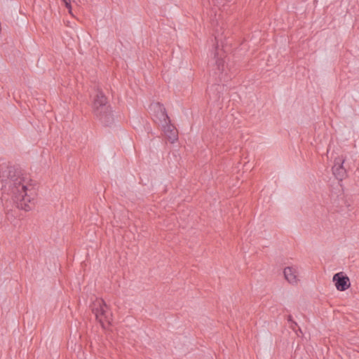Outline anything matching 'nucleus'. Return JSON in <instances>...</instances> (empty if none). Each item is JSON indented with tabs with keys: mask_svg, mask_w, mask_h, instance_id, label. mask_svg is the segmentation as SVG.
I'll list each match as a JSON object with an SVG mask.
<instances>
[{
	"mask_svg": "<svg viewBox=\"0 0 359 359\" xmlns=\"http://www.w3.org/2000/svg\"><path fill=\"white\" fill-rule=\"evenodd\" d=\"M293 332H295L298 337H302L303 332L299 327H298L296 322L293 320Z\"/></svg>",
	"mask_w": 359,
	"mask_h": 359,
	"instance_id": "10",
	"label": "nucleus"
},
{
	"mask_svg": "<svg viewBox=\"0 0 359 359\" xmlns=\"http://www.w3.org/2000/svg\"><path fill=\"white\" fill-rule=\"evenodd\" d=\"M219 32L217 28L215 29V40L218 42L219 41L221 40V39L219 38Z\"/></svg>",
	"mask_w": 359,
	"mask_h": 359,
	"instance_id": "12",
	"label": "nucleus"
},
{
	"mask_svg": "<svg viewBox=\"0 0 359 359\" xmlns=\"http://www.w3.org/2000/svg\"><path fill=\"white\" fill-rule=\"evenodd\" d=\"M161 128L171 143H174L177 140V131L170 122L163 125Z\"/></svg>",
	"mask_w": 359,
	"mask_h": 359,
	"instance_id": "8",
	"label": "nucleus"
},
{
	"mask_svg": "<svg viewBox=\"0 0 359 359\" xmlns=\"http://www.w3.org/2000/svg\"><path fill=\"white\" fill-rule=\"evenodd\" d=\"M151 110L154 112V121L159 126H162L170 122V119L166 112L164 106L159 103H154L151 105Z\"/></svg>",
	"mask_w": 359,
	"mask_h": 359,
	"instance_id": "5",
	"label": "nucleus"
},
{
	"mask_svg": "<svg viewBox=\"0 0 359 359\" xmlns=\"http://www.w3.org/2000/svg\"><path fill=\"white\" fill-rule=\"evenodd\" d=\"M2 189L11 195L19 209L29 211L32 208L36 191L29 178L15 166L0 167Z\"/></svg>",
	"mask_w": 359,
	"mask_h": 359,
	"instance_id": "1",
	"label": "nucleus"
},
{
	"mask_svg": "<svg viewBox=\"0 0 359 359\" xmlns=\"http://www.w3.org/2000/svg\"><path fill=\"white\" fill-rule=\"evenodd\" d=\"M292 271H293V283H297L299 279H297V276L296 275L297 271L294 266H293Z\"/></svg>",
	"mask_w": 359,
	"mask_h": 359,
	"instance_id": "11",
	"label": "nucleus"
},
{
	"mask_svg": "<svg viewBox=\"0 0 359 359\" xmlns=\"http://www.w3.org/2000/svg\"><path fill=\"white\" fill-rule=\"evenodd\" d=\"M95 117L104 126H109L114 121L111 109L103 92L97 89L93 103Z\"/></svg>",
	"mask_w": 359,
	"mask_h": 359,
	"instance_id": "2",
	"label": "nucleus"
},
{
	"mask_svg": "<svg viewBox=\"0 0 359 359\" xmlns=\"http://www.w3.org/2000/svg\"><path fill=\"white\" fill-rule=\"evenodd\" d=\"M91 309L96 320L101 324L103 328H106L111 324L112 313L103 299H97L92 304Z\"/></svg>",
	"mask_w": 359,
	"mask_h": 359,
	"instance_id": "3",
	"label": "nucleus"
},
{
	"mask_svg": "<svg viewBox=\"0 0 359 359\" xmlns=\"http://www.w3.org/2000/svg\"><path fill=\"white\" fill-rule=\"evenodd\" d=\"M285 278L288 281V283H291L292 281V267L287 266L284 269L283 271Z\"/></svg>",
	"mask_w": 359,
	"mask_h": 359,
	"instance_id": "9",
	"label": "nucleus"
},
{
	"mask_svg": "<svg viewBox=\"0 0 359 359\" xmlns=\"http://www.w3.org/2000/svg\"><path fill=\"white\" fill-rule=\"evenodd\" d=\"M215 87H216V89H217V88L219 87V85H217Z\"/></svg>",
	"mask_w": 359,
	"mask_h": 359,
	"instance_id": "15",
	"label": "nucleus"
},
{
	"mask_svg": "<svg viewBox=\"0 0 359 359\" xmlns=\"http://www.w3.org/2000/svg\"><path fill=\"white\" fill-rule=\"evenodd\" d=\"M344 161L342 156L336 158L332 168L333 175L339 180H342L346 176V170L343 166Z\"/></svg>",
	"mask_w": 359,
	"mask_h": 359,
	"instance_id": "7",
	"label": "nucleus"
},
{
	"mask_svg": "<svg viewBox=\"0 0 359 359\" xmlns=\"http://www.w3.org/2000/svg\"><path fill=\"white\" fill-rule=\"evenodd\" d=\"M219 53L215 52L214 53L215 64L217 67V72L215 74L218 76V79L220 81H226L231 79L233 72L229 65H225V61L222 56L219 57Z\"/></svg>",
	"mask_w": 359,
	"mask_h": 359,
	"instance_id": "4",
	"label": "nucleus"
},
{
	"mask_svg": "<svg viewBox=\"0 0 359 359\" xmlns=\"http://www.w3.org/2000/svg\"><path fill=\"white\" fill-rule=\"evenodd\" d=\"M332 281L339 291H345L350 286V280L343 272L337 273L333 276Z\"/></svg>",
	"mask_w": 359,
	"mask_h": 359,
	"instance_id": "6",
	"label": "nucleus"
},
{
	"mask_svg": "<svg viewBox=\"0 0 359 359\" xmlns=\"http://www.w3.org/2000/svg\"><path fill=\"white\" fill-rule=\"evenodd\" d=\"M287 320H288L289 322L292 321V315H288V316H287Z\"/></svg>",
	"mask_w": 359,
	"mask_h": 359,
	"instance_id": "14",
	"label": "nucleus"
},
{
	"mask_svg": "<svg viewBox=\"0 0 359 359\" xmlns=\"http://www.w3.org/2000/svg\"><path fill=\"white\" fill-rule=\"evenodd\" d=\"M63 1L65 4L66 7L70 9L71 8L70 0H63Z\"/></svg>",
	"mask_w": 359,
	"mask_h": 359,
	"instance_id": "13",
	"label": "nucleus"
}]
</instances>
